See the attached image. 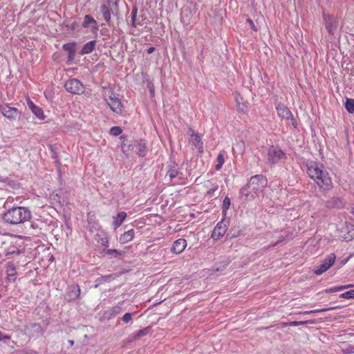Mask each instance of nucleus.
<instances>
[{
    "label": "nucleus",
    "instance_id": "1",
    "mask_svg": "<svg viewBox=\"0 0 354 354\" xmlns=\"http://www.w3.org/2000/svg\"><path fill=\"white\" fill-rule=\"evenodd\" d=\"M307 173L320 189L328 191L333 188L332 180L323 165L315 161L310 162L307 165Z\"/></svg>",
    "mask_w": 354,
    "mask_h": 354
},
{
    "label": "nucleus",
    "instance_id": "2",
    "mask_svg": "<svg viewBox=\"0 0 354 354\" xmlns=\"http://www.w3.org/2000/svg\"><path fill=\"white\" fill-rule=\"evenodd\" d=\"M267 182L266 178L261 174L253 176L250 178L248 183L241 187L240 194L245 196L247 199L249 197L254 198V195L266 187Z\"/></svg>",
    "mask_w": 354,
    "mask_h": 354
},
{
    "label": "nucleus",
    "instance_id": "3",
    "mask_svg": "<svg viewBox=\"0 0 354 354\" xmlns=\"http://www.w3.org/2000/svg\"><path fill=\"white\" fill-rule=\"evenodd\" d=\"M30 218V211L24 207H13L3 215V221L12 225L23 223L29 221Z\"/></svg>",
    "mask_w": 354,
    "mask_h": 354
},
{
    "label": "nucleus",
    "instance_id": "4",
    "mask_svg": "<svg viewBox=\"0 0 354 354\" xmlns=\"http://www.w3.org/2000/svg\"><path fill=\"white\" fill-rule=\"evenodd\" d=\"M229 224V220L223 218L214 227L211 237L214 240L220 239L226 233Z\"/></svg>",
    "mask_w": 354,
    "mask_h": 354
},
{
    "label": "nucleus",
    "instance_id": "5",
    "mask_svg": "<svg viewBox=\"0 0 354 354\" xmlns=\"http://www.w3.org/2000/svg\"><path fill=\"white\" fill-rule=\"evenodd\" d=\"M66 90L73 94L80 95L84 92V85L77 79H70L64 84Z\"/></svg>",
    "mask_w": 354,
    "mask_h": 354
},
{
    "label": "nucleus",
    "instance_id": "6",
    "mask_svg": "<svg viewBox=\"0 0 354 354\" xmlns=\"http://www.w3.org/2000/svg\"><path fill=\"white\" fill-rule=\"evenodd\" d=\"M336 257L334 253H330L324 261L315 270L314 272L317 275H320L327 270H328L331 266L334 263Z\"/></svg>",
    "mask_w": 354,
    "mask_h": 354
},
{
    "label": "nucleus",
    "instance_id": "7",
    "mask_svg": "<svg viewBox=\"0 0 354 354\" xmlns=\"http://www.w3.org/2000/svg\"><path fill=\"white\" fill-rule=\"evenodd\" d=\"M0 111L10 120H16L21 115V112L17 108L11 107L8 104L0 105Z\"/></svg>",
    "mask_w": 354,
    "mask_h": 354
},
{
    "label": "nucleus",
    "instance_id": "8",
    "mask_svg": "<svg viewBox=\"0 0 354 354\" xmlns=\"http://www.w3.org/2000/svg\"><path fill=\"white\" fill-rule=\"evenodd\" d=\"M285 156V153L280 149L272 146L268 151V160L271 164H275Z\"/></svg>",
    "mask_w": 354,
    "mask_h": 354
},
{
    "label": "nucleus",
    "instance_id": "9",
    "mask_svg": "<svg viewBox=\"0 0 354 354\" xmlns=\"http://www.w3.org/2000/svg\"><path fill=\"white\" fill-rule=\"evenodd\" d=\"M326 29L330 35H333L337 28L338 21L334 16L324 14Z\"/></svg>",
    "mask_w": 354,
    "mask_h": 354
},
{
    "label": "nucleus",
    "instance_id": "10",
    "mask_svg": "<svg viewBox=\"0 0 354 354\" xmlns=\"http://www.w3.org/2000/svg\"><path fill=\"white\" fill-rule=\"evenodd\" d=\"M340 236L348 241L354 239V225L349 223H345L340 229Z\"/></svg>",
    "mask_w": 354,
    "mask_h": 354
},
{
    "label": "nucleus",
    "instance_id": "11",
    "mask_svg": "<svg viewBox=\"0 0 354 354\" xmlns=\"http://www.w3.org/2000/svg\"><path fill=\"white\" fill-rule=\"evenodd\" d=\"M107 104L110 109L117 114H121L122 112V104L118 97L115 96L113 93H111L109 95V100H107Z\"/></svg>",
    "mask_w": 354,
    "mask_h": 354
},
{
    "label": "nucleus",
    "instance_id": "12",
    "mask_svg": "<svg viewBox=\"0 0 354 354\" xmlns=\"http://www.w3.org/2000/svg\"><path fill=\"white\" fill-rule=\"evenodd\" d=\"M132 151L140 157H145L147 152V147L145 140H136L133 141Z\"/></svg>",
    "mask_w": 354,
    "mask_h": 354
},
{
    "label": "nucleus",
    "instance_id": "13",
    "mask_svg": "<svg viewBox=\"0 0 354 354\" xmlns=\"http://www.w3.org/2000/svg\"><path fill=\"white\" fill-rule=\"evenodd\" d=\"M25 330L30 336L33 337H38L44 333L41 326L37 323L27 324L25 327Z\"/></svg>",
    "mask_w": 354,
    "mask_h": 354
},
{
    "label": "nucleus",
    "instance_id": "14",
    "mask_svg": "<svg viewBox=\"0 0 354 354\" xmlns=\"http://www.w3.org/2000/svg\"><path fill=\"white\" fill-rule=\"evenodd\" d=\"M345 203L341 197L333 196L325 203V207L328 209H342L344 207Z\"/></svg>",
    "mask_w": 354,
    "mask_h": 354
},
{
    "label": "nucleus",
    "instance_id": "15",
    "mask_svg": "<svg viewBox=\"0 0 354 354\" xmlns=\"http://www.w3.org/2000/svg\"><path fill=\"white\" fill-rule=\"evenodd\" d=\"M80 295V288L78 285H72L68 287L65 295V299L68 301L75 300Z\"/></svg>",
    "mask_w": 354,
    "mask_h": 354
},
{
    "label": "nucleus",
    "instance_id": "16",
    "mask_svg": "<svg viewBox=\"0 0 354 354\" xmlns=\"http://www.w3.org/2000/svg\"><path fill=\"white\" fill-rule=\"evenodd\" d=\"M27 105L37 118L40 120H44L45 118L42 109L36 106L29 98L27 99Z\"/></svg>",
    "mask_w": 354,
    "mask_h": 354
},
{
    "label": "nucleus",
    "instance_id": "17",
    "mask_svg": "<svg viewBox=\"0 0 354 354\" xmlns=\"http://www.w3.org/2000/svg\"><path fill=\"white\" fill-rule=\"evenodd\" d=\"M277 111L279 116L283 119L289 120V118H292V113L290 109L283 104H279L277 105Z\"/></svg>",
    "mask_w": 354,
    "mask_h": 354
},
{
    "label": "nucleus",
    "instance_id": "18",
    "mask_svg": "<svg viewBox=\"0 0 354 354\" xmlns=\"http://www.w3.org/2000/svg\"><path fill=\"white\" fill-rule=\"evenodd\" d=\"M187 245V241L184 239H179L174 241L171 248V252L175 254L181 253Z\"/></svg>",
    "mask_w": 354,
    "mask_h": 354
},
{
    "label": "nucleus",
    "instance_id": "19",
    "mask_svg": "<svg viewBox=\"0 0 354 354\" xmlns=\"http://www.w3.org/2000/svg\"><path fill=\"white\" fill-rule=\"evenodd\" d=\"M120 138L122 140L121 143V149L124 153L128 155L129 151L132 150L133 142H130L124 136H122Z\"/></svg>",
    "mask_w": 354,
    "mask_h": 354
},
{
    "label": "nucleus",
    "instance_id": "20",
    "mask_svg": "<svg viewBox=\"0 0 354 354\" xmlns=\"http://www.w3.org/2000/svg\"><path fill=\"white\" fill-rule=\"evenodd\" d=\"M178 165L175 162H171V164L169 165V169L167 171V174L170 178V180L174 179L178 175Z\"/></svg>",
    "mask_w": 354,
    "mask_h": 354
},
{
    "label": "nucleus",
    "instance_id": "21",
    "mask_svg": "<svg viewBox=\"0 0 354 354\" xmlns=\"http://www.w3.org/2000/svg\"><path fill=\"white\" fill-rule=\"evenodd\" d=\"M96 24H97L96 21L91 15H86L84 16V22L82 24L83 27L87 28V27H89V26H91L92 25H93V26H92V29L97 30L98 28H97Z\"/></svg>",
    "mask_w": 354,
    "mask_h": 354
},
{
    "label": "nucleus",
    "instance_id": "22",
    "mask_svg": "<svg viewBox=\"0 0 354 354\" xmlns=\"http://www.w3.org/2000/svg\"><path fill=\"white\" fill-rule=\"evenodd\" d=\"M95 44H96L95 40H91V41L87 42L82 47V48L80 51V54L85 55V54L91 53L95 49Z\"/></svg>",
    "mask_w": 354,
    "mask_h": 354
},
{
    "label": "nucleus",
    "instance_id": "23",
    "mask_svg": "<svg viewBox=\"0 0 354 354\" xmlns=\"http://www.w3.org/2000/svg\"><path fill=\"white\" fill-rule=\"evenodd\" d=\"M100 11L102 14L104 20L108 23L109 25H110L111 15V9L105 4H103L100 7Z\"/></svg>",
    "mask_w": 354,
    "mask_h": 354
},
{
    "label": "nucleus",
    "instance_id": "24",
    "mask_svg": "<svg viewBox=\"0 0 354 354\" xmlns=\"http://www.w3.org/2000/svg\"><path fill=\"white\" fill-rule=\"evenodd\" d=\"M137 8H133L131 12V24L133 27H137V26L138 25H142V21L143 20V19H140V17L137 18ZM141 18H142V17H141Z\"/></svg>",
    "mask_w": 354,
    "mask_h": 354
},
{
    "label": "nucleus",
    "instance_id": "25",
    "mask_svg": "<svg viewBox=\"0 0 354 354\" xmlns=\"http://www.w3.org/2000/svg\"><path fill=\"white\" fill-rule=\"evenodd\" d=\"M126 217L127 213L125 212H118L117 216L114 218V220L113 221V224L115 226V227H120L122 224Z\"/></svg>",
    "mask_w": 354,
    "mask_h": 354
},
{
    "label": "nucleus",
    "instance_id": "26",
    "mask_svg": "<svg viewBox=\"0 0 354 354\" xmlns=\"http://www.w3.org/2000/svg\"><path fill=\"white\" fill-rule=\"evenodd\" d=\"M230 260L229 259H226L218 263H216L213 268L214 272H222L223 271L226 267L230 264Z\"/></svg>",
    "mask_w": 354,
    "mask_h": 354
},
{
    "label": "nucleus",
    "instance_id": "27",
    "mask_svg": "<svg viewBox=\"0 0 354 354\" xmlns=\"http://www.w3.org/2000/svg\"><path fill=\"white\" fill-rule=\"evenodd\" d=\"M134 236V230L133 229L125 232L120 238V241L122 243H126L131 241Z\"/></svg>",
    "mask_w": 354,
    "mask_h": 354
},
{
    "label": "nucleus",
    "instance_id": "28",
    "mask_svg": "<svg viewBox=\"0 0 354 354\" xmlns=\"http://www.w3.org/2000/svg\"><path fill=\"white\" fill-rule=\"evenodd\" d=\"M122 310V306L120 305H117L113 306L110 310L106 311L105 314L107 315L108 318H111L120 314Z\"/></svg>",
    "mask_w": 354,
    "mask_h": 354
},
{
    "label": "nucleus",
    "instance_id": "29",
    "mask_svg": "<svg viewBox=\"0 0 354 354\" xmlns=\"http://www.w3.org/2000/svg\"><path fill=\"white\" fill-rule=\"evenodd\" d=\"M151 330V326H147V327L144 328L143 329L138 330L136 332V333L135 334L133 339H137L143 336L147 335L148 333H149Z\"/></svg>",
    "mask_w": 354,
    "mask_h": 354
},
{
    "label": "nucleus",
    "instance_id": "30",
    "mask_svg": "<svg viewBox=\"0 0 354 354\" xmlns=\"http://www.w3.org/2000/svg\"><path fill=\"white\" fill-rule=\"evenodd\" d=\"M344 107L349 113H354V99L346 98Z\"/></svg>",
    "mask_w": 354,
    "mask_h": 354
},
{
    "label": "nucleus",
    "instance_id": "31",
    "mask_svg": "<svg viewBox=\"0 0 354 354\" xmlns=\"http://www.w3.org/2000/svg\"><path fill=\"white\" fill-rule=\"evenodd\" d=\"M75 42L67 43L63 45V49L68 53L73 54V52H75Z\"/></svg>",
    "mask_w": 354,
    "mask_h": 354
},
{
    "label": "nucleus",
    "instance_id": "32",
    "mask_svg": "<svg viewBox=\"0 0 354 354\" xmlns=\"http://www.w3.org/2000/svg\"><path fill=\"white\" fill-rule=\"evenodd\" d=\"M340 308V306H333V307H330V308H322V309H316V310H310V311H306L304 313L305 314H311V313H320V312H326V311H328L330 310L337 309V308Z\"/></svg>",
    "mask_w": 354,
    "mask_h": 354
},
{
    "label": "nucleus",
    "instance_id": "33",
    "mask_svg": "<svg viewBox=\"0 0 354 354\" xmlns=\"http://www.w3.org/2000/svg\"><path fill=\"white\" fill-rule=\"evenodd\" d=\"M308 322L312 323L313 322H311V321H305V322L293 321V322H284V323H283V325L285 326H297L306 324Z\"/></svg>",
    "mask_w": 354,
    "mask_h": 354
},
{
    "label": "nucleus",
    "instance_id": "34",
    "mask_svg": "<svg viewBox=\"0 0 354 354\" xmlns=\"http://www.w3.org/2000/svg\"><path fill=\"white\" fill-rule=\"evenodd\" d=\"M216 161L218 163L215 165V169L216 170H220L225 161L223 155L219 153L217 156Z\"/></svg>",
    "mask_w": 354,
    "mask_h": 354
},
{
    "label": "nucleus",
    "instance_id": "35",
    "mask_svg": "<svg viewBox=\"0 0 354 354\" xmlns=\"http://www.w3.org/2000/svg\"><path fill=\"white\" fill-rule=\"evenodd\" d=\"M122 132V129L120 127H113L109 130V133L114 136H118L121 134Z\"/></svg>",
    "mask_w": 354,
    "mask_h": 354
},
{
    "label": "nucleus",
    "instance_id": "36",
    "mask_svg": "<svg viewBox=\"0 0 354 354\" xmlns=\"http://www.w3.org/2000/svg\"><path fill=\"white\" fill-rule=\"evenodd\" d=\"M230 206V199L227 196H226L224 198V200L223 201V205H222V210L224 214H225L227 210L229 209Z\"/></svg>",
    "mask_w": 354,
    "mask_h": 354
},
{
    "label": "nucleus",
    "instance_id": "37",
    "mask_svg": "<svg viewBox=\"0 0 354 354\" xmlns=\"http://www.w3.org/2000/svg\"><path fill=\"white\" fill-rule=\"evenodd\" d=\"M339 297L344 299H354V290H350L339 295Z\"/></svg>",
    "mask_w": 354,
    "mask_h": 354
},
{
    "label": "nucleus",
    "instance_id": "38",
    "mask_svg": "<svg viewBox=\"0 0 354 354\" xmlns=\"http://www.w3.org/2000/svg\"><path fill=\"white\" fill-rule=\"evenodd\" d=\"M188 133H190L192 136L194 138V141L198 144L201 142V138L200 135L197 133H194L192 129H189Z\"/></svg>",
    "mask_w": 354,
    "mask_h": 354
},
{
    "label": "nucleus",
    "instance_id": "39",
    "mask_svg": "<svg viewBox=\"0 0 354 354\" xmlns=\"http://www.w3.org/2000/svg\"><path fill=\"white\" fill-rule=\"evenodd\" d=\"M7 272L8 277H14L15 275V267L13 263L8 264Z\"/></svg>",
    "mask_w": 354,
    "mask_h": 354
},
{
    "label": "nucleus",
    "instance_id": "40",
    "mask_svg": "<svg viewBox=\"0 0 354 354\" xmlns=\"http://www.w3.org/2000/svg\"><path fill=\"white\" fill-rule=\"evenodd\" d=\"M105 253L106 254H109V255L114 254L115 257H117V256H119V255H122L123 252L119 251V250H115V249H109V250H106Z\"/></svg>",
    "mask_w": 354,
    "mask_h": 354
},
{
    "label": "nucleus",
    "instance_id": "41",
    "mask_svg": "<svg viewBox=\"0 0 354 354\" xmlns=\"http://www.w3.org/2000/svg\"><path fill=\"white\" fill-rule=\"evenodd\" d=\"M240 234V232L239 230H231L227 234V236L229 237L230 239H233V238H236L237 236H239Z\"/></svg>",
    "mask_w": 354,
    "mask_h": 354
},
{
    "label": "nucleus",
    "instance_id": "42",
    "mask_svg": "<svg viewBox=\"0 0 354 354\" xmlns=\"http://www.w3.org/2000/svg\"><path fill=\"white\" fill-rule=\"evenodd\" d=\"M122 321L127 324L132 320V314L130 313H125L122 317Z\"/></svg>",
    "mask_w": 354,
    "mask_h": 354
},
{
    "label": "nucleus",
    "instance_id": "43",
    "mask_svg": "<svg viewBox=\"0 0 354 354\" xmlns=\"http://www.w3.org/2000/svg\"><path fill=\"white\" fill-rule=\"evenodd\" d=\"M285 239H286V236H284L281 235V236H280L278 238L277 241V242H275V243H272L270 246H271V247H275V246H277L278 244H279V243H281L283 242V241H285Z\"/></svg>",
    "mask_w": 354,
    "mask_h": 354
},
{
    "label": "nucleus",
    "instance_id": "44",
    "mask_svg": "<svg viewBox=\"0 0 354 354\" xmlns=\"http://www.w3.org/2000/svg\"><path fill=\"white\" fill-rule=\"evenodd\" d=\"M343 353L344 354H351V353H354V346H349L348 347H347L346 348H344L343 349Z\"/></svg>",
    "mask_w": 354,
    "mask_h": 354
},
{
    "label": "nucleus",
    "instance_id": "45",
    "mask_svg": "<svg viewBox=\"0 0 354 354\" xmlns=\"http://www.w3.org/2000/svg\"><path fill=\"white\" fill-rule=\"evenodd\" d=\"M2 182L5 183H7L8 185H10V187H13L14 185H15V182L8 178H3L1 180Z\"/></svg>",
    "mask_w": 354,
    "mask_h": 354
},
{
    "label": "nucleus",
    "instance_id": "46",
    "mask_svg": "<svg viewBox=\"0 0 354 354\" xmlns=\"http://www.w3.org/2000/svg\"><path fill=\"white\" fill-rule=\"evenodd\" d=\"M10 336L8 335L3 334L1 331H0V342L1 341H6V340H10Z\"/></svg>",
    "mask_w": 354,
    "mask_h": 354
},
{
    "label": "nucleus",
    "instance_id": "47",
    "mask_svg": "<svg viewBox=\"0 0 354 354\" xmlns=\"http://www.w3.org/2000/svg\"><path fill=\"white\" fill-rule=\"evenodd\" d=\"M51 157L53 159L56 160L58 158V154L52 146H50Z\"/></svg>",
    "mask_w": 354,
    "mask_h": 354
},
{
    "label": "nucleus",
    "instance_id": "48",
    "mask_svg": "<svg viewBox=\"0 0 354 354\" xmlns=\"http://www.w3.org/2000/svg\"><path fill=\"white\" fill-rule=\"evenodd\" d=\"M247 22L249 24L250 28L254 30V31H257V28L256 27V26L254 25L253 21L250 19H247Z\"/></svg>",
    "mask_w": 354,
    "mask_h": 354
},
{
    "label": "nucleus",
    "instance_id": "49",
    "mask_svg": "<svg viewBox=\"0 0 354 354\" xmlns=\"http://www.w3.org/2000/svg\"><path fill=\"white\" fill-rule=\"evenodd\" d=\"M102 279L103 281L108 282V281H110V280L111 279H114V278L113 277V276L111 274H108V275L103 276L102 277Z\"/></svg>",
    "mask_w": 354,
    "mask_h": 354
},
{
    "label": "nucleus",
    "instance_id": "50",
    "mask_svg": "<svg viewBox=\"0 0 354 354\" xmlns=\"http://www.w3.org/2000/svg\"><path fill=\"white\" fill-rule=\"evenodd\" d=\"M218 189V186L214 187L212 189H210L207 191V194L208 196H212L214 193V192Z\"/></svg>",
    "mask_w": 354,
    "mask_h": 354
},
{
    "label": "nucleus",
    "instance_id": "51",
    "mask_svg": "<svg viewBox=\"0 0 354 354\" xmlns=\"http://www.w3.org/2000/svg\"><path fill=\"white\" fill-rule=\"evenodd\" d=\"M75 56V52H73V54L68 53L67 62L72 61L74 59Z\"/></svg>",
    "mask_w": 354,
    "mask_h": 354
},
{
    "label": "nucleus",
    "instance_id": "52",
    "mask_svg": "<svg viewBox=\"0 0 354 354\" xmlns=\"http://www.w3.org/2000/svg\"><path fill=\"white\" fill-rule=\"evenodd\" d=\"M325 292H327V293H329V292H337V288L335 286V287H333V288L326 289Z\"/></svg>",
    "mask_w": 354,
    "mask_h": 354
},
{
    "label": "nucleus",
    "instance_id": "53",
    "mask_svg": "<svg viewBox=\"0 0 354 354\" xmlns=\"http://www.w3.org/2000/svg\"><path fill=\"white\" fill-rule=\"evenodd\" d=\"M78 27V24L76 22H73L71 26V29L75 30L77 29Z\"/></svg>",
    "mask_w": 354,
    "mask_h": 354
},
{
    "label": "nucleus",
    "instance_id": "54",
    "mask_svg": "<svg viewBox=\"0 0 354 354\" xmlns=\"http://www.w3.org/2000/svg\"><path fill=\"white\" fill-rule=\"evenodd\" d=\"M291 120H292V125L295 127V128H297V121L295 120V119L293 118V115H292V118H290Z\"/></svg>",
    "mask_w": 354,
    "mask_h": 354
},
{
    "label": "nucleus",
    "instance_id": "55",
    "mask_svg": "<svg viewBox=\"0 0 354 354\" xmlns=\"http://www.w3.org/2000/svg\"><path fill=\"white\" fill-rule=\"evenodd\" d=\"M118 0H108V3L109 4H113L114 6H117L118 5Z\"/></svg>",
    "mask_w": 354,
    "mask_h": 354
},
{
    "label": "nucleus",
    "instance_id": "56",
    "mask_svg": "<svg viewBox=\"0 0 354 354\" xmlns=\"http://www.w3.org/2000/svg\"><path fill=\"white\" fill-rule=\"evenodd\" d=\"M155 50V48L151 46V47H149L147 50V53L149 54H151L152 53L153 51Z\"/></svg>",
    "mask_w": 354,
    "mask_h": 354
},
{
    "label": "nucleus",
    "instance_id": "57",
    "mask_svg": "<svg viewBox=\"0 0 354 354\" xmlns=\"http://www.w3.org/2000/svg\"><path fill=\"white\" fill-rule=\"evenodd\" d=\"M336 288H337V291H339V290L346 289V286H336Z\"/></svg>",
    "mask_w": 354,
    "mask_h": 354
},
{
    "label": "nucleus",
    "instance_id": "58",
    "mask_svg": "<svg viewBox=\"0 0 354 354\" xmlns=\"http://www.w3.org/2000/svg\"><path fill=\"white\" fill-rule=\"evenodd\" d=\"M55 160V165H56V166H57V169H59V167H60V166H61V162H60L57 159H56V160Z\"/></svg>",
    "mask_w": 354,
    "mask_h": 354
},
{
    "label": "nucleus",
    "instance_id": "59",
    "mask_svg": "<svg viewBox=\"0 0 354 354\" xmlns=\"http://www.w3.org/2000/svg\"><path fill=\"white\" fill-rule=\"evenodd\" d=\"M150 94H151V97H153L154 95V88L153 86L151 88H150Z\"/></svg>",
    "mask_w": 354,
    "mask_h": 354
},
{
    "label": "nucleus",
    "instance_id": "60",
    "mask_svg": "<svg viewBox=\"0 0 354 354\" xmlns=\"http://www.w3.org/2000/svg\"><path fill=\"white\" fill-rule=\"evenodd\" d=\"M68 342L69 343V344H70L71 346H73V344H74V341H73V340L69 339V340L68 341Z\"/></svg>",
    "mask_w": 354,
    "mask_h": 354
},
{
    "label": "nucleus",
    "instance_id": "61",
    "mask_svg": "<svg viewBox=\"0 0 354 354\" xmlns=\"http://www.w3.org/2000/svg\"><path fill=\"white\" fill-rule=\"evenodd\" d=\"M350 213L354 216V207L351 208Z\"/></svg>",
    "mask_w": 354,
    "mask_h": 354
},
{
    "label": "nucleus",
    "instance_id": "62",
    "mask_svg": "<svg viewBox=\"0 0 354 354\" xmlns=\"http://www.w3.org/2000/svg\"><path fill=\"white\" fill-rule=\"evenodd\" d=\"M345 286H346V288H350V287H353V285H352V284H348V285H346Z\"/></svg>",
    "mask_w": 354,
    "mask_h": 354
},
{
    "label": "nucleus",
    "instance_id": "63",
    "mask_svg": "<svg viewBox=\"0 0 354 354\" xmlns=\"http://www.w3.org/2000/svg\"><path fill=\"white\" fill-rule=\"evenodd\" d=\"M108 243V241H107V240H106L105 241H103L102 244H103V245H105V243Z\"/></svg>",
    "mask_w": 354,
    "mask_h": 354
}]
</instances>
